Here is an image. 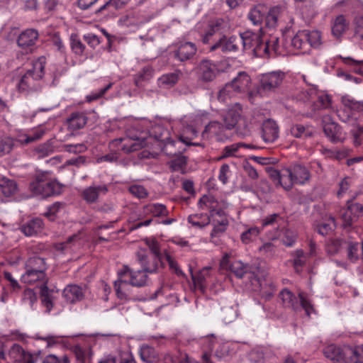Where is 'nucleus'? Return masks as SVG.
<instances>
[{
	"label": "nucleus",
	"mask_w": 363,
	"mask_h": 363,
	"mask_svg": "<svg viewBox=\"0 0 363 363\" xmlns=\"http://www.w3.org/2000/svg\"><path fill=\"white\" fill-rule=\"evenodd\" d=\"M199 205L201 208L205 206L210 211V224L213 226L211 238L223 235L229 225L228 218L223 211L228 207V203L225 201L219 203L213 196L204 195L199 199Z\"/></svg>",
	"instance_id": "1"
},
{
	"label": "nucleus",
	"mask_w": 363,
	"mask_h": 363,
	"mask_svg": "<svg viewBox=\"0 0 363 363\" xmlns=\"http://www.w3.org/2000/svg\"><path fill=\"white\" fill-rule=\"evenodd\" d=\"M117 274L118 279L114 281V288L117 297L123 301L129 298V295L126 293V287L128 285L143 287L147 284V274L140 269L134 270L128 265L123 266Z\"/></svg>",
	"instance_id": "2"
},
{
	"label": "nucleus",
	"mask_w": 363,
	"mask_h": 363,
	"mask_svg": "<svg viewBox=\"0 0 363 363\" xmlns=\"http://www.w3.org/2000/svg\"><path fill=\"white\" fill-rule=\"evenodd\" d=\"M45 64V57H40L33 62L32 68L26 72L17 84L21 93L28 95L41 90Z\"/></svg>",
	"instance_id": "3"
},
{
	"label": "nucleus",
	"mask_w": 363,
	"mask_h": 363,
	"mask_svg": "<svg viewBox=\"0 0 363 363\" xmlns=\"http://www.w3.org/2000/svg\"><path fill=\"white\" fill-rule=\"evenodd\" d=\"M48 264L44 258L34 256L28 258L25 263V272L21 276V279L24 283L33 284L37 281H41L46 284L48 278L46 271Z\"/></svg>",
	"instance_id": "4"
},
{
	"label": "nucleus",
	"mask_w": 363,
	"mask_h": 363,
	"mask_svg": "<svg viewBox=\"0 0 363 363\" xmlns=\"http://www.w3.org/2000/svg\"><path fill=\"white\" fill-rule=\"evenodd\" d=\"M29 188L34 195L42 198L59 195L62 192V186L59 183L43 174L36 176L30 182Z\"/></svg>",
	"instance_id": "5"
},
{
	"label": "nucleus",
	"mask_w": 363,
	"mask_h": 363,
	"mask_svg": "<svg viewBox=\"0 0 363 363\" xmlns=\"http://www.w3.org/2000/svg\"><path fill=\"white\" fill-rule=\"evenodd\" d=\"M279 297L282 301L283 305L286 308L297 311L299 309L301 306L308 316L314 312L313 306L306 294L303 292H300L298 294V298L291 291L284 289L279 293Z\"/></svg>",
	"instance_id": "6"
},
{
	"label": "nucleus",
	"mask_w": 363,
	"mask_h": 363,
	"mask_svg": "<svg viewBox=\"0 0 363 363\" xmlns=\"http://www.w3.org/2000/svg\"><path fill=\"white\" fill-rule=\"evenodd\" d=\"M243 48L251 50L256 57H263V49L262 45L264 43L262 28H259L257 32L247 30L240 33V39Z\"/></svg>",
	"instance_id": "7"
},
{
	"label": "nucleus",
	"mask_w": 363,
	"mask_h": 363,
	"mask_svg": "<svg viewBox=\"0 0 363 363\" xmlns=\"http://www.w3.org/2000/svg\"><path fill=\"white\" fill-rule=\"evenodd\" d=\"M285 77V73L281 71H274L262 74L257 87V95L263 96L268 92L274 91L281 84Z\"/></svg>",
	"instance_id": "8"
},
{
	"label": "nucleus",
	"mask_w": 363,
	"mask_h": 363,
	"mask_svg": "<svg viewBox=\"0 0 363 363\" xmlns=\"http://www.w3.org/2000/svg\"><path fill=\"white\" fill-rule=\"evenodd\" d=\"M223 267L228 268L237 278L242 279L245 275H247L248 279H251L252 285H259V279L255 276L252 268L247 264H244L240 260H235L229 264L228 255L226 254L221 261Z\"/></svg>",
	"instance_id": "9"
},
{
	"label": "nucleus",
	"mask_w": 363,
	"mask_h": 363,
	"mask_svg": "<svg viewBox=\"0 0 363 363\" xmlns=\"http://www.w3.org/2000/svg\"><path fill=\"white\" fill-rule=\"evenodd\" d=\"M322 121L324 133L329 140L333 143H343L345 134L340 125L332 121L329 115L324 116Z\"/></svg>",
	"instance_id": "10"
},
{
	"label": "nucleus",
	"mask_w": 363,
	"mask_h": 363,
	"mask_svg": "<svg viewBox=\"0 0 363 363\" xmlns=\"http://www.w3.org/2000/svg\"><path fill=\"white\" fill-rule=\"evenodd\" d=\"M218 74V67L211 60L203 59L201 60L196 67V74L198 80L208 83L213 81Z\"/></svg>",
	"instance_id": "11"
},
{
	"label": "nucleus",
	"mask_w": 363,
	"mask_h": 363,
	"mask_svg": "<svg viewBox=\"0 0 363 363\" xmlns=\"http://www.w3.org/2000/svg\"><path fill=\"white\" fill-rule=\"evenodd\" d=\"M108 191V186L106 184L92 183L91 185L84 188L81 192L82 199L88 204L96 203L101 196L106 195Z\"/></svg>",
	"instance_id": "12"
},
{
	"label": "nucleus",
	"mask_w": 363,
	"mask_h": 363,
	"mask_svg": "<svg viewBox=\"0 0 363 363\" xmlns=\"http://www.w3.org/2000/svg\"><path fill=\"white\" fill-rule=\"evenodd\" d=\"M113 145L118 147V149L122 150L125 152H131L139 150L147 145V142L145 138H121L112 142Z\"/></svg>",
	"instance_id": "13"
},
{
	"label": "nucleus",
	"mask_w": 363,
	"mask_h": 363,
	"mask_svg": "<svg viewBox=\"0 0 363 363\" xmlns=\"http://www.w3.org/2000/svg\"><path fill=\"white\" fill-rule=\"evenodd\" d=\"M137 260L146 274L156 273L159 266L163 267V260L160 258L149 257L144 251H139L136 255Z\"/></svg>",
	"instance_id": "14"
},
{
	"label": "nucleus",
	"mask_w": 363,
	"mask_h": 363,
	"mask_svg": "<svg viewBox=\"0 0 363 363\" xmlns=\"http://www.w3.org/2000/svg\"><path fill=\"white\" fill-rule=\"evenodd\" d=\"M230 83L238 94L247 92L250 98L257 96V90H250L251 78L245 72H240Z\"/></svg>",
	"instance_id": "15"
},
{
	"label": "nucleus",
	"mask_w": 363,
	"mask_h": 363,
	"mask_svg": "<svg viewBox=\"0 0 363 363\" xmlns=\"http://www.w3.org/2000/svg\"><path fill=\"white\" fill-rule=\"evenodd\" d=\"M362 216L363 206L358 203H350L348 202L347 208L343 210L341 213L343 225L345 227L352 226Z\"/></svg>",
	"instance_id": "16"
},
{
	"label": "nucleus",
	"mask_w": 363,
	"mask_h": 363,
	"mask_svg": "<svg viewBox=\"0 0 363 363\" xmlns=\"http://www.w3.org/2000/svg\"><path fill=\"white\" fill-rule=\"evenodd\" d=\"M240 39L235 36L227 38L223 35L220 37L213 45L210 47V51H215L220 49L223 53L235 52L238 50Z\"/></svg>",
	"instance_id": "17"
},
{
	"label": "nucleus",
	"mask_w": 363,
	"mask_h": 363,
	"mask_svg": "<svg viewBox=\"0 0 363 363\" xmlns=\"http://www.w3.org/2000/svg\"><path fill=\"white\" fill-rule=\"evenodd\" d=\"M197 48L191 42L179 43L173 51V56L180 62H186L191 60L196 53Z\"/></svg>",
	"instance_id": "18"
},
{
	"label": "nucleus",
	"mask_w": 363,
	"mask_h": 363,
	"mask_svg": "<svg viewBox=\"0 0 363 363\" xmlns=\"http://www.w3.org/2000/svg\"><path fill=\"white\" fill-rule=\"evenodd\" d=\"M279 128L272 119L264 121L261 126V137L266 143H272L279 138Z\"/></svg>",
	"instance_id": "19"
},
{
	"label": "nucleus",
	"mask_w": 363,
	"mask_h": 363,
	"mask_svg": "<svg viewBox=\"0 0 363 363\" xmlns=\"http://www.w3.org/2000/svg\"><path fill=\"white\" fill-rule=\"evenodd\" d=\"M38 39V33L34 29H27L18 37V45L26 52H31Z\"/></svg>",
	"instance_id": "20"
},
{
	"label": "nucleus",
	"mask_w": 363,
	"mask_h": 363,
	"mask_svg": "<svg viewBox=\"0 0 363 363\" xmlns=\"http://www.w3.org/2000/svg\"><path fill=\"white\" fill-rule=\"evenodd\" d=\"M9 356L17 363H35L37 357L26 352L18 344H14L9 350Z\"/></svg>",
	"instance_id": "21"
},
{
	"label": "nucleus",
	"mask_w": 363,
	"mask_h": 363,
	"mask_svg": "<svg viewBox=\"0 0 363 363\" xmlns=\"http://www.w3.org/2000/svg\"><path fill=\"white\" fill-rule=\"evenodd\" d=\"M289 169L292 174L294 184L303 185L309 182L311 174L305 166L296 164L291 165Z\"/></svg>",
	"instance_id": "22"
},
{
	"label": "nucleus",
	"mask_w": 363,
	"mask_h": 363,
	"mask_svg": "<svg viewBox=\"0 0 363 363\" xmlns=\"http://www.w3.org/2000/svg\"><path fill=\"white\" fill-rule=\"evenodd\" d=\"M242 108L238 104H235L230 108L223 115V121L225 128L227 130H231L235 128L241 117Z\"/></svg>",
	"instance_id": "23"
},
{
	"label": "nucleus",
	"mask_w": 363,
	"mask_h": 363,
	"mask_svg": "<svg viewBox=\"0 0 363 363\" xmlns=\"http://www.w3.org/2000/svg\"><path fill=\"white\" fill-rule=\"evenodd\" d=\"M44 227V223L40 218H33L23 223L20 226V230L28 237L34 236L40 233Z\"/></svg>",
	"instance_id": "24"
},
{
	"label": "nucleus",
	"mask_w": 363,
	"mask_h": 363,
	"mask_svg": "<svg viewBox=\"0 0 363 363\" xmlns=\"http://www.w3.org/2000/svg\"><path fill=\"white\" fill-rule=\"evenodd\" d=\"M342 105L344 108H341L337 111V116L342 121L345 123L350 122L352 117L350 116V113H346V109L348 108L350 111L356 110L359 108V104L357 101H355L353 99L342 97Z\"/></svg>",
	"instance_id": "25"
},
{
	"label": "nucleus",
	"mask_w": 363,
	"mask_h": 363,
	"mask_svg": "<svg viewBox=\"0 0 363 363\" xmlns=\"http://www.w3.org/2000/svg\"><path fill=\"white\" fill-rule=\"evenodd\" d=\"M88 121L86 114L84 112H74L67 118V122L69 129L77 130L83 128Z\"/></svg>",
	"instance_id": "26"
},
{
	"label": "nucleus",
	"mask_w": 363,
	"mask_h": 363,
	"mask_svg": "<svg viewBox=\"0 0 363 363\" xmlns=\"http://www.w3.org/2000/svg\"><path fill=\"white\" fill-rule=\"evenodd\" d=\"M296 233L291 230L284 229L279 231L278 230V228L273 235H269V238L271 240H276L281 238L283 244L286 247L293 246L296 242Z\"/></svg>",
	"instance_id": "27"
},
{
	"label": "nucleus",
	"mask_w": 363,
	"mask_h": 363,
	"mask_svg": "<svg viewBox=\"0 0 363 363\" xmlns=\"http://www.w3.org/2000/svg\"><path fill=\"white\" fill-rule=\"evenodd\" d=\"M181 70L162 75L158 79V86L162 89H169L174 86L182 77Z\"/></svg>",
	"instance_id": "28"
},
{
	"label": "nucleus",
	"mask_w": 363,
	"mask_h": 363,
	"mask_svg": "<svg viewBox=\"0 0 363 363\" xmlns=\"http://www.w3.org/2000/svg\"><path fill=\"white\" fill-rule=\"evenodd\" d=\"M62 295L68 303H74L83 298L84 292L77 285H69L63 290Z\"/></svg>",
	"instance_id": "29"
},
{
	"label": "nucleus",
	"mask_w": 363,
	"mask_h": 363,
	"mask_svg": "<svg viewBox=\"0 0 363 363\" xmlns=\"http://www.w3.org/2000/svg\"><path fill=\"white\" fill-rule=\"evenodd\" d=\"M363 241L359 243L358 242L350 241L347 244V258L352 262L355 263L359 259V250L362 251ZM362 258V252H361Z\"/></svg>",
	"instance_id": "30"
},
{
	"label": "nucleus",
	"mask_w": 363,
	"mask_h": 363,
	"mask_svg": "<svg viewBox=\"0 0 363 363\" xmlns=\"http://www.w3.org/2000/svg\"><path fill=\"white\" fill-rule=\"evenodd\" d=\"M139 355L141 360L145 363H153L159 357L155 348L147 345H143L140 347Z\"/></svg>",
	"instance_id": "31"
},
{
	"label": "nucleus",
	"mask_w": 363,
	"mask_h": 363,
	"mask_svg": "<svg viewBox=\"0 0 363 363\" xmlns=\"http://www.w3.org/2000/svg\"><path fill=\"white\" fill-rule=\"evenodd\" d=\"M342 353V360L340 363H361L358 347H345Z\"/></svg>",
	"instance_id": "32"
},
{
	"label": "nucleus",
	"mask_w": 363,
	"mask_h": 363,
	"mask_svg": "<svg viewBox=\"0 0 363 363\" xmlns=\"http://www.w3.org/2000/svg\"><path fill=\"white\" fill-rule=\"evenodd\" d=\"M151 135L157 140L164 143H172L169 130L163 125L157 124L154 125L151 130Z\"/></svg>",
	"instance_id": "33"
},
{
	"label": "nucleus",
	"mask_w": 363,
	"mask_h": 363,
	"mask_svg": "<svg viewBox=\"0 0 363 363\" xmlns=\"http://www.w3.org/2000/svg\"><path fill=\"white\" fill-rule=\"evenodd\" d=\"M279 39L276 35H270L268 39L264 38L262 45L264 54L263 57L269 56L272 52H277L279 50Z\"/></svg>",
	"instance_id": "34"
},
{
	"label": "nucleus",
	"mask_w": 363,
	"mask_h": 363,
	"mask_svg": "<svg viewBox=\"0 0 363 363\" xmlns=\"http://www.w3.org/2000/svg\"><path fill=\"white\" fill-rule=\"evenodd\" d=\"M225 24V21L223 18H218L212 20L209 23V28L205 35L203 37V43H208L210 41V38L213 35V34L220 30L224 28Z\"/></svg>",
	"instance_id": "35"
},
{
	"label": "nucleus",
	"mask_w": 363,
	"mask_h": 363,
	"mask_svg": "<svg viewBox=\"0 0 363 363\" xmlns=\"http://www.w3.org/2000/svg\"><path fill=\"white\" fill-rule=\"evenodd\" d=\"M145 213H150L155 217H165L169 215L167 207L161 203H150L143 207Z\"/></svg>",
	"instance_id": "36"
},
{
	"label": "nucleus",
	"mask_w": 363,
	"mask_h": 363,
	"mask_svg": "<svg viewBox=\"0 0 363 363\" xmlns=\"http://www.w3.org/2000/svg\"><path fill=\"white\" fill-rule=\"evenodd\" d=\"M55 152L53 142L51 140L38 145L34 149V155L38 159L48 157Z\"/></svg>",
	"instance_id": "37"
},
{
	"label": "nucleus",
	"mask_w": 363,
	"mask_h": 363,
	"mask_svg": "<svg viewBox=\"0 0 363 363\" xmlns=\"http://www.w3.org/2000/svg\"><path fill=\"white\" fill-rule=\"evenodd\" d=\"M343 348L335 345H329L323 349V354L328 359L332 361L340 362L342 360Z\"/></svg>",
	"instance_id": "38"
},
{
	"label": "nucleus",
	"mask_w": 363,
	"mask_h": 363,
	"mask_svg": "<svg viewBox=\"0 0 363 363\" xmlns=\"http://www.w3.org/2000/svg\"><path fill=\"white\" fill-rule=\"evenodd\" d=\"M342 62L350 67L352 71L357 74L363 76V60H356L351 57H343L339 55L337 57Z\"/></svg>",
	"instance_id": "39"
},
{
	"label": "nucleus",
	"mask_w": 363,
	"mask_h": 363,
	"mask_svg": "<svg viewBox=\"0 0 363 363\" xmlns=\"http://www.w3.org/2000/svg\"><path fill=\"white\" fill-rule=\"evenodd\" d=\"M188 221L193 226L202 228L210 224V214L208 216L205 213H196L190 215L188 217Z\"/></svg>",
	"instance_id": "40"
},
{
	"label": "nucleus",
	"mask_w": 363,
	"mask_h": 363,
	"mask_svg": "<svg viewBox=\"0 0 363 363\" xmlns=\"http://www.w3.org/2000/svg\"><path fill=\"white\" fill-rule=\"evenodd\" d=\"M291 134L295 138H309L313 135V130L311 126H304L301 124L293 125L290 130Z\"/></svg>",
	"instance_id": "41"
},
{
	"label": "nucleus",
	"mask_w": 363,
	"mask_h": 363,
	"mask_svg": "<svg viewBox=\"0 0 363 363\" xmlns=\"http://www.w3.org/2000/svg\"><path fill=\"white\" fill-rule=\"evenodd\" d=\"M208 269L205 268L196 274H193L191 273V277L195 288L201 291L202 293L205 291L206 288V278L208 274Z\"/></svg>",
	"instance_id": "42"
},
{
	"label": "nucleus",
	"mask_w": 363,
	"mask_h": 363,
	"mask_svg": "<svg viewBox=\"0 0 363 363\" xmlns=\"http://www.w3.org/2000/svg\"><path fill=\"white\" fill-rule=\"evenodd\" d=\"M198 131L192 126H187L184 128L182 135L179 137L180 140L187 145L199 146L200 143H193L191 140L196 137Z\"/></svg>",
	"instance_id": "43"
},
{
	"label": "nucleus",
	"mask_w": 363,
	"mask_h": 363,
	"mask_svg": "<svg viewBox=\"0 0 363 363\" xmlns=\"http://www.w3.org/2000/svg\"><path fill=\"white\" fill-rule=\"evenodd\" d=\"M70 47L73 52L79 56L84 53L86 46L82 43L77 33H72L69 36Z\"/></svg>",
	"instance_id": "44"
},
{
	"label": "nucleus",
	"mask_w": 363,
	"mask_h": 363,
	"mask_svg": "<svg viewBox=\"0 0 363 363\" xmlns=\"http://www.w3.org/2000/svg\"><path fill=\"white\" fill-rule=\"evenodd\" d=\"M348 23L343 16H337L332 27L333 34L338 38L347 29Z\"/></svg>",
	"instance_id": "45"
},
{
	"label": "nucleus",
	"mask_w": 363,
	"mask_h": 363,
	"mask_svg": "<svg viewBox=\"0 0 363 363\" xmlns=\"http://www.w3.org/2000/svg\"><path fill=\"white\" fill-rule=\"evenodd\" d=\"M294 257L293 259V266L296 272L300 273L302 270V267L305 265L306 262L307 257L306 254L301 250H297L294 251L292 254Z\"/></svg>",
	"instance_id": "46"
},
{
	"label": "nucleus",
	"mask_w": 363,
	"mask_h": 363,
	"mask_svg": "<svg viewBox=\"0 0 363 363\" xmlns=\"http://www.w3.org/2000/svg\"><path fill=\"white\" fill-rule=\"evenodd\" d=\"M79 240V235L77 234H74L69 237L65 242L55 244L54 247L57 251L65 252L72 249V246L75 245Z\"/></svg>",
	"instance_id": "47"
},
{
	"label": "nucleus",
	"mask_w": 363,
	"mask_h": 363,
	"mask_svg": "<svg viewBox=\"0 0 363 363\" xmlns=\"http://www.w3.org/2000/svg\"><path fill=\"white\" fill-rule=\"evenodd\" d=\"M306 35L308 45L313 48H318L321 44V35L318 30H303Z\"/></svg>",
	"instance_id": "48"
},
{
	"label": "nucleus",
	"mask_w": 363,
	"mask_h": 363,
	"mask_svg": "<svg viewBox=\"0 0 363 363\" xmlns=\"http://www.w3.org/2000/svg\"><path fill=\"white\" fill-rule=\"evenodd\" d=\"M42 304L46 308V312L50 313L53 304L50 296V291L46 284H43L40 289Z\"/></svg>",
	"instance_id": "49"
},
{
	"label": "nucleus",
	"mask_w": 363,
	"mask_h": 363,
	"mask_svg": "<svg viewBox=\"0 0 363 363\" xmlns=\"http://www.w3.org/2000/svg\"><path fill=\"white\" fill-rule=\"evenodd\" d=\"M0 187L2 194L8 197L13 195L17 191L16 182L8 179H3L1 181Z\"/></svg>",
	"instance_id": "50"
},
{
	"label": "nucleus",
	"mask_w": 363,
	"mask_h": 363,
	"mask_svg": "<svg viewBox=\"0 0 363 363\" xmlns=\"http://www.w3.org/2000/svg\"><path fill=\"white\" fill-rule=\"evenodd\" d=\"M278 185L282 186L285 190L289 191L293 186L292 174L289 167L281 171Z\"/></svg>",
	"instance_id": "51"
},
{
	"label": "nucleus",
	"mask_w": 363,
	"mask_h": 363,
	"mask_svg": "<svg viewBox=\"0 0 363 363\" xmlns=\"http://www.w3.org/2000/svg\"><path fill=\"white\" fill-rule=\"evenodd\" d=\"M238 94L235 91L231 83H227L218 94V99L220 101L225 102L227 99L235 97Z\"/></svg>",
	"instance_id": "52"
},
{
	"label": "nucleus",
	"mask_w": 363,
	"mask_h": 363,
	"mask_svg": "<svg viewBox=\"0 0 363 363\" xmlns=\"http://www.w3.org/2000/svg\"><path fill=\"white\" fill-rule=\"evenodd\" d=\"M291 45L296 49L305 50L307 48L308 45L303 30L298 31L294 36L291 40Z\"/></svg>",
	"instance_id": "53"
},
{
	"label": "nucleus",
	"mask_w": 363,
	"mask_h": 363,
	"mask_svg": "<svg viewBox=\"0 0 363 363\" xmlns=\"http://www.w3.org/2000/svg\"><path fill=\"white\" fill-rule=\"evenodd\" d=\"M260 230L257 227L250 228L241 233L240 240L242 243L249 244L255 240Z\"/></svg>",
	"instance_id": "54"
},
{
	"label": "nucleus",
	"mask_w": 363,
	"mask_h": 363,
	"mask_svg": "<svg viewBox=\"0 0 363 363\" xmlns=\"http://www.w3.org/2000/svg\"><path fill=\"white\" fill-rule=\"evenodd\" d=\"M336 227L335 218L330 216L326 223H320L317 226L318 233L322 235H328L330 232L334 230Z\"/></svg>",
	"instance_id": "55"
},
{
	"label": "nucleus",
	"mask_w": 363,
	"mask_h": 363,
	"mask_svg": "<svg viewBox=\"0 0 363 363\" xmlns=\"http://www.w3.org/2000/svg\"><path fill=\"white\" fill-rule=\"evenodd\" d=\"M280 9H281L279 7L275 6V7L272 8L269 11V12L266 16V18H265L266 25L268 27L274 28L276 26L277 21H278V18L280 14Z\"/></svg>",
	"instance_id": "56"
},
{
	"label": "nucleus",
	"mask_w": 363,
	"mask_h": 363,
	"mask_svg": "<svg viewBox=\"0 0 363 363\" xmlns=\"http://www.w3.org/2000/svg\"><path fill=\"white\" fill-rule=\"evenodd\" d=\"M247 18L253 25L260 26L263 21L264 15L259 8L256 6L250 11Z\"/></svg>",
	"instance_id": "57"
},
{
	"label": "nucleus",
	"mask_w": 363,
	"mask_h": 363,
	"mask_svg": "<svg viewBox=\"0 0 363 363\" xmlns=\"http://www.w3.org/2000/svg\"><path fill=\"white\" fill-rule=\"evenodd\" d=\"M311 99L314 103L315 109L327 108L330 105V98L326 94H319L316 99L311 96Z\"/></svg>",
	"instance_id": "58"
},
{
	"label": "nucleus",
	"mask_w": 363,
	"mask_h": 363,
	"mask_svg": "<svg viewBox=\"0 0 363 363\" xmlns=\"http://www.w3.org/2000/svg\"><path fill=\"white\" fill-rule=\"evenodd\" d=\"M187 164V159L185 156L180 155L175 159L172 160L170 162V168L174 172H182L184 173Z\"/></svg>",
	"instance_id": "59"
},
{
	"label": "nucleus",
	"mask_w": 363,
	"mask_h": 363,
	"mask_svg": "<svg viewBox=\"0 0 363 363\" xmlns=\"http://www.w3.org/2000/svg\"><path fill=\"white\" fill-rule=\"evenodd\" d=\"M22 302L28 304L30 308H33L34 303L37 301V296L33 289H25L22 294Z\"/></svg>",
	"instance_id": "60"
},
{
	"label": "nucleus",
	"mask_w": 363,
	"mask_h": 363,
	"mask_svg": "<svg viewBox=\"0 0 363 363\" xmlns=\"http://www.w3.org/2000/svg\"><path fill=\"white\" fill-rule=\"evenodd\" d=\"M163 259H165V260L168 262L169 269L172 270L177 276L182 277H185L184 273L181 270L177 264V262L169 253L165 252Z\"/></svg>",
	"instance_id": "61"
},
{
	"label": "nucleus",
	"mask_w": 363,
	"mask_h": 363,
	"mask_svg": "<svg viewBox=\"0 0 363 363\" xmlns=\"http://www.w3.org/2000/svg\"><path fill=\"white\" fill-rule=\"evenodd\" d=\"M281 222H283L281 217L277 213H274L267 216L265 218L262 220V226H279Z\"/></svg>",
	"instance_id": "62"
},
{
	"label": "nucleus",
	"mask_w": 363,
	"mask_h": 363,
	"mask_svg": "<svg viewBox=\"0 0 363 363\" xmlns=\"http://www.w3.org/2000/svg\"><path fill=\"white\" fill-rule=\"evenodd\" d=\"M73 352L75 355L76 359L78 362V363H85L87 353H88V349L82 347L79 345H75L73 347Z\"/></svg>",
	"instance_id": "63"
},
{
	"label": "nucleus",
	"mask_w": 363,
	"mask_h": 363,
	"mask_svg": "<svg viewBox=\"0 0 363 363\" xmlns=\"http://www.w3.org/2000/svg\"><path fill=\"white\" fill-rule=\"evenodd\" d=\"M43 363H70V361L67 355L57 357L55 354H49L44 358Z\"/></svg>",
	"instance_id": "64"
}]
</instances>
